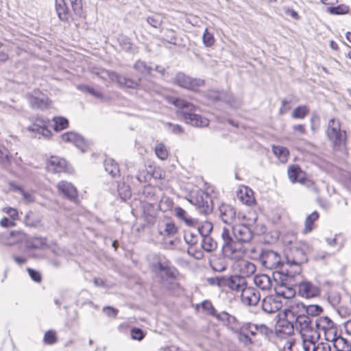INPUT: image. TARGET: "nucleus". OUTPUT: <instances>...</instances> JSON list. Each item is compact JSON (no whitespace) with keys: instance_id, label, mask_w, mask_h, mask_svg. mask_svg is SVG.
<instances>
[{"instance_id":"f257e3e1","label":"nucleus","mask_w":351,"mask_h":351,"mask_svg":"<svg viewBox=\"0 0 351 351\" xmlns=\"http://www.w3.org/2000/svg\"><path fill=\"white\" fill-rule=\"evenodd\" d=\"M253 236V230L250 225L234 226L232 230L224 227L221 234L224 256L234 261L241 259L245 253L243 244L250 243Z\"/></svg>"},{"instance_id":"f03ea898","label":"nucleus","mask_w":351,"mask_h":351,"mask_svg":"<svg viewBox=\"0 0 351 351\" xmlns=\"http://www.w3.org/2000/svg\"><path fill=\"white\" fill-rule=\"evenodd\" d=\"M170 103L178 108L176 112L177 116L187 124H191L195 127H206L209 124V120L202 116L194 113L195 106L180 98L170 97L169 99Z\"/></svg>"},{"instance_id":"7ed1b4c3","label":"nucleus","mask_w":351,"mask_h":351,"mask_svg":"<svg viewBox=\"0 0 351 351\" xmlns=\"http://www.w3.org/2000/svg\"><path fill=\"white\" fill-rule=\"evenodd\" d=\"M291 319H294L295 330L299 331L302 335H306L307 333L313 331L315 323L313 318L302 313L300 309L292 304L289 306V315Z\"/></svg>"},{"instance_id":"20e7f679","label":"nucleus","mask_w":351,"mask_h":351,"mask_svg":"<svg viewBox=\"0 0 351 351\" xmlns=\"http://www.w3.org/2000/svg\"><path fill=\"white\" fill-rule=\"evenodd\" d=\"M189 201L191 204L197 206L202 213L207 215L213 211V204L211 196L208 192L202 189L193 191L190 195Z\"/></svg>"},{"instance_id":"39448f33","label":"nucleus","mask_w":351,"mask_h":351,"mask_svg":"<svg viewBox=\"0 0 351 351\" xmlns=\"http://www.w3.org/2000/svg\"><path fill=\"white\" fill-rule=\"evenodd\" d=\"M326 134L336 149H341L344 146L346 133L341 129L339 120L331 119L329 121Z\"/></svg>"},{"instance_id":"423d86ee","label":"nucleus","mask_w":351,"mask_h":351,"mask_svg":"<svg viewBox=\"0 0 351 351\" xmlns=\"http://www.w3.org/2000/svg\"><path fill=\"white\" fill-rule=\"evenodd\" d=\"M152 269L164 280H176L179 274L178 270L165 258H159L153 263Z\"/></svg>"},{"instance_id":"0eeeda50","label":"nucleus","mask_w":351,"mask_h":351,"mask_svg":"<svg viewBox=\"0 0 351 351\" xmlns=\"http://www.w3.org/2000/svg\"><path fill=\"white\" fill-rule=\"evenodd\" d=\"M302 271L301 265L298 263H284L280 270L277 271V275H279L280 282L283 285L293 286L294 285L293 278L296 275H300Z\"/></svg>"},{"instance_id":"6e6552de","label":"nucleus","mask_w":351,"mask_h":351,"mask_svg":"<svg viewBox=\"0 0 351 351\" xmlns=\"http://www.w3.org/2000/svg\"><path fill=\"white\" fill-rule=\"evenodd\" d=\"M310 248L307 243L293 245L286 254L287 263L304 264L308 261L307 253Z\"/></svg>"},{"instance_id":"1a4fd4ad","label":"nucleus","mask_w":351,"mask_h":351,"mask_svg":"<svg viewBox=\"0 0 351 351\" xmlns=\"http://www.w3.org/2000/svg\"><path fill=\"white\" fill-rule=\"evenodd\" d=\"M259 260L266 269L275 270L274 275H277V271L280 270L284 263L281 262L280 256L273 250H263L260 255Z\"/></svg>"},{"instance_id":"9d476101","label":"nucleus","mask_w":351,"mask_h":351,"mask_svg":"<svg viewBox=\"0 0 351 351\" xmlns=\"http://www.w3.org/2000/svg\"><path fill=\"white\" fill-rule=\"evenodd\" d=\"M49 121L41 117L32 118V123L28 127V130L35 133V137L40 138L41 136L48 138L51 132L48 129Z\"/></svg>"},{"instance_id":"9b49d317","label":"nucleus","mask_w":351,"mask_h":351,"mask_svg":"<svg viewBox=\"0 0 351 351\" xmlns=\"http://www.w3.org/2000/svg\"><path fill=\"white\" fill-rule=\"evenodd\" d=\"M298 287V295L306 299L317 298L321 294L320 287L307 280L299 282Z\"/></svg>"},{"instance_id":"f8f14e48","label":"nucleus","mask_w":351,"mask_h":351,"mask_svg":"<svg viewBox=\"0 0 351 351\" xmlns=\"http://www.w3.org/2000/svg\"><path fill=\"white\" fill-rule=\"evenodd\" d=\"M284 315L285 317L279 320L276 329L277 335L281 337H282V335L291 336L295 329L294 319L288 317L289 315V307L284 310Z\"/></svg>"},{"instance_id":"ddd939ff","label":"nucleus","mask_w":351,"mask_h":351,"mask_svg":"<svg viewBox=\"0 0 351 351\" xmlns=\"http://www.w3.org/2000/svg\"><path fill=\"white\" fill-rule=\"evenodd\" d=\"M173 84L180 88H195L204 86V80L201 78H192L184 73H178L173 80Z\"/></svg>"},{"instance_id":"4468645a","label":"nucleus","mask_w":351,"mask_h":351,"mask_svg":"<svg viewBox=\"0 0 351 351\" xmlns=\"http://www.w3.org/2000/svg\"><path fill=\"white\" fill-rule=\"evenodd\" d=\"M27 99L31 107L43 109L49 105L48 97L43 93L40 89H34L32 93L27 95Z\"/></svg>"},{"instance_id":"2eb2a0df","label":"nucleus","mask_w":351,"mask_h":351,"mask_svg":"<svg viewBox=\"0 0 351 351\" xmlns=\"http://www.w3.org/2000/svg\"><path fill=\"white\" fill-rule=\"evenodd\" d=\"M219 217L226 224L232 225L237 219L236 208L230 204L222 203L219 208Z\"/></svg>"},{"instance_id":"dca6fc26","label":"nucleus","mask_w":351,"mask_h":351,"mask_svg":"<svg viewBox=\"0 0 351 351\" xmlns=\"http://www.w3.org/2000/svg\"><path fill=\"white\" fill-rule=\"evenodd\" d=\"M247 285L246 278L241 275L226 276L225 288L230 291L240 293Z\"/></svg>"},{"instance_id":"f3484780","label":"nucleus","mask_w":351,"mask_h":351,"mask_svg":"<svg viewBox=\"0 0 351 351\" xmlns=\"http://www.w3.org/2000/svg\"><path fill=\"white\" fill-rule=\"evenodd\" d=\"M101 77H108L111 82L119 86H125V88H134V86H137V84L133 80L119 75L114 71L104 70L101 72Z\"/></svg>"},{"instance_id":"a211bd4d","label":"nucleus","mask_w":351,"mask_h":351,"mask_svg":"<svg viewBox=\"0 0 351 351\" xmlns=\"http://www.w3.org/2000/svg\"><path fill=\"white\" fill-rule=\"evenodd\" d=\"M61 138L63 141L73 144L82 152H84L88 149V145L84 137L75 132H66L62 134Z\"/></svg>"},{"instance_id":"6ab92c4d","label":"nucleus","mask_w":351,"mask_h":351,"mask_svg":"<svg viewBox=\"0 0 351 351\" xmlns=\"http://www.w3.org/2000/svg\"><path fill=\"white\" fill-rule=\"evenodd\" d=\"M241 293V300L245 305L256 306L260 301V293L253 287H248L247 285Z\"/></svg>"},{"instance_id":"aec40b11","label":"nucleus","mask_w":351,"mask_h":351,"mask_svg":"<svg viewBox=\"0 0 351 351\" xmlns=\"http://www.w3.org/2000/svg\"><path fill=\"white\" fill-rule=\"evenodd\" d=\"M47 169L49 172L56 173L68 171L67 162L58 156H51L47 161Z\"/></svg>"},{"instance_id":"412c9836","label":"nucleus","mask_w":351,"mask_h":351,"mask_svg":"<svg viewBox=\"0 0 351 351\" xmlns=\"http://www.w3.org/2000/svg\"><path fill=\"white\" fill-rule=\"evenodd\" d=\"M292 305L313 319L319 316L323 312V308L318 304H307L304 302H295Z\"/></svg>"},{"instance_id":"4be33fe9","label":"nucleus","mask_w":351,"mask_h":351,"mask_svg":"<svg viewBox=\"0 0 351 351\" xmlns=\"http://www.w3.org/2000/svg\"><path fill=\"white\" fill-rule=\"evenodd\" d=\"M282 307L279 296L269 295L265 297L262 301V308L267 313H274Z\"/></svg>"},{"instance_id":"5701e85b","label":"nucleus","mask_w":351,"mask_h":351,"mask_svg":"<svg viewBox=\"0 0 351 351\" xmlns=\"http://www.w3.org/2000/svg\"><path fill=\"white\" fill-rule=\"evenodd\" d=\"M58 191L63 194L71 202H76L77 200V191L71 183L66 181H60L57 185Z\"/></svg>"},{"instance_id":"b1692460","label":"nucleus","mask_w":351,"mask_h":351,"mask_svg":"<svg viewBox=\"0 0 351 351\" xmlns=\"http://www.w3.org/2000/svg\"><path fill=\"white\" fill-rule=\"evenodd\" d=\"M304 172L298 165H292L288 169V176L290 181L293 183L300 182L308 186L312 184L311 181L303 176Z\"/></svg>"},{"instance_id":"393cba45","label":"nucleus","mask_w":351,"mask_h":351,"mask_svg":"<svg viewBox=\"0 0 351 351\" xmlns=\"http://www.w3.org/2000/svg\"><path fill=\"white\" fill-rule=\"evenodd\" d=\"M160 193L161 190L159 188L152 185H147L144 186L141 192V197L143 198L145 201L150 202L149 204L151 205H154L159 201L160 198L159 194Z\"/></svg>"},{"instance_id":"a878e982","label":"nucleus","mask_w":351,"mask_h":351,"mask_svg":"<svg viewBox=\"0 0 351 351\" xmlns=\"http://www.w3.org/2000/svg\"><path fill=\"white\" fill-rule=\"evenodd\" d=\"M46 238L31 237L25 240V247L28 250H43L47 247Z\"/></svg>"},{"instance_id":"bb28decb","label":"nucleus","mask_w":351,"mask_h":351,"mask_svg":"<svg viewBox=\"0 0 351 351\" xmlns=\"http://www.w3.org/2000/svg\"><path fill=\"white\" fill-rule=\"evenodd\" d=\"M255 285L263 291L269 290L272 286L270 277L266 274L256 275L254 278Z\"/></svg>"},{"instance_id":"cd10ccee","label":"nucleus","mask_w":351,"mask_h":351,"mask_svg":"<svg viewBox=\"0 0 351 351\" xmlns=\"http://www.w3.org/2000/svg\"><path fill=\"white\" fill-rule=\"evenodd\" d=\"M215 317L223 322L225 326L231 328L236 326L238 324V319L234 315L229 314L226 311L217 313Z\"/></svg>"},{"instance_id":"c85d7f7f","label":"nucleus","mask_w":351,"mask_h":351,"mask_svg":"<svg viewBox=\"0 0 351 351\" xmlns=\"http://www.w3.org/2000/svg\"><path fill=\"white\" fill-rule=\"evenodd\" d=\"M174 212L175 215L178 219L183 221L188 226H195L197 223V221L195 219L189 217L186 210L182 208L177 206L174 208Z\"/></svg>"},{"instance_id":"c756f323","label":"nucleus","mask_w":351,"mask_h":351,"mask_svg":"<svg viewBox=\"0 0 351 351\" xmlns=\"http://www.w3.org/2000/svg\"><path fill=\"white\" fill-rule=\"evenodd\" d=\"M332 341L337 351H351V343L346 338L335 335Z\"/></svg>"},{"instance_id":"7c9ffc66","label":"nucleus","mask_w":351,"mask_h":351,"mask_svg":"<svg viewBox=\"0 0 351 351\" xmlns=\"http://www.w3.org/2000/svg\"><path fill=\"white\" fill-rule=\"evenodd\" d=\"M315 326L317 330L326 332L333 328L334 323L328 317L324 316L315 319Z\"/></svg>"},{"instance_id":"2f4dec72","label":"nucleus","mask_w":351,"mask_h":351,"mask_svg":"<svg viewBox=\"0 0 351 351\" xmlns=\"http://www.w3.org/2000/svg\"><path fill=\"white\" fill-rule=\"evenodd\" d=\"M7 239L8 245H14L23 241L25 242L27 235L23 231L13 230L9 233Z\"/></svg>"},{"instance_id":"473e14b6","label":"nucleus","mask_w":351,"mask_h":351,"mask_svg":"<svg viewBox=\"0 0 351 351\" xmlns=\"http://www.w3.org/2000/svg\"><path fill=\"white\" fill-rule=\"evenodd\" d=\"M215 99L226 102L232 108H238L241 104V101L239 99L235 98L232 94L228 93L226 95L219 94L215 97Z\"/></svg>"},{"instance_id":"72a5a7b5","label":"nucleus","mask_w":351,"mask_h":351,"mask_svg":"<svg viewBox=\"0 0 351 351\" xmlns=\"http://www.w3.org/2000/svg\"><path fill=\"white\" fill-rule=\"evenodd\" d=\"M104 168L112 177H116L119 173V165L112 158H107L104 160Z\"/></svg>"},{"instance_id":"f704fd0d","label":"nucleus","mask_w":351,"mask_h":351,"mask_svg":"<svg viewBox=\"0 0 351 351\" xmlns=\"http://www.w3.org/2000/svg\"><path fill=\"white\" fill-rule=\"evenodd\" d=\"M319 213L317 211H313L311 214L306 217L304 221V233L311 232L315 228V222L319 218Z\"/></svg>"},{"instance_id":"c9c22d12","label":"nucleus","mask_w":351,"mask_h":351,"mask_svg":"<svg viewBox=\"0 0 351 351\" xmlns=\"http://www.w3.org/2000/svg\"><path fill=\"white\" fill-rule=\"evenodd\" d=\"M201 246L204 250L211 252L216 250L217 243L210 236H208L202 239Z\"/></svg>"},{"instance_id":"e433bc0d","label":"nucleus","mask_w":351,"mask_h":351,"mask_svg":"<svg viewBox=\"0 0 351 351\" xmlns=\"http://www.w3.org/2000/svg\"><path fill=\"white\" fill-rule=\"evenodd\" d=\"M213 223L210 221H204L197 226V232L201 239L210 236L213 230Z\"/></svg>"},{"instance_id":"4c0bfd02","label":"nucleus","mask_w":351,"mask_h":351,"mask_svg":"<svg viewBox=\"0 0 351 351\" xmlns=\"http://www.w3.org/2000/svg\"><path fill=\"white\" fill-rule=\"evenodd\" d=\"M23 221L27 226L35 228L39 226L40 220L34 213L29 211L25 215Z\"/></svg>"},{"instance_id":"58836bf2","label":"nucleus","mask_w":351,"mask_h":351,"mask_svg":"<svg viewBox=\"0 0 351 351\" xmlns=\"http://www.w3.org/2000/svg\"><path fill=\"white\" fill-rule=\"evenodd\" d=\"M56 10L61 20L66 19L68 8L66 5L65 0H56Z\"/></svg>"},{"instance_id":"ea45409f","label":"nucleus","mask_w":351,"mask_h":351,"mask_svg":"<svg viewBox=\"0 0 351 351\" xmlns=\"http://www.w3.org/2000/svg\"><path fill=\"white\" fill-rule=\"evenodd\" d=\"M272 151L274 155L276 156L282 162L287 161L289 152L286 147L274 145L272 147Z\"/></svg>"},{"instance_id":"a19ab883","label":"nucleus","mask_w":351,"mask_h":351,"mask_svg":"<svg viewBox=\"0 0 351 351\" xmlns=\"http://www.w3.org/2000/svg\"><path fill=\"white\" fill-rule=\"evenodd\" d=\"M134 69L144 75L149 74L152 70L150 66L142 60H137L134 64Z\"/></svg>"},{"instance_id":"79ce46f5","label":"nucleus","mask_w":351,"mask_h":351,"mask_svg":"<svg viewBox=\"0 0 351 351\" xmlns=\"http://www.w3.org/2000/svg\"><path fill=\"white\" fill-rule=\"evenodd\" d=\"M226 276L208 278L206 281L210 286H217L219 288H225Z\"/></svg>"},{"instance_id":"37998d69","label":"nucleus","mask_w":351,"mask_h":351,"mask_svg":"<svg viewBox=\"0 0 351 351\" xmlns=\"http://www.w3.org/2000/svg\"><path fill=\"white\" fill-rule=\"evenodd\" d=\"M210 267L215 271L223 272L227 269V263L221 258L210 262Z\"/></svg>"},{"instance_id":"c03bdc74","label":"nucleus","mask_w":351,"mask_h":351,"mask_svg":"<svg viewBox=\"0 0 351 351\" xmlns=\"http://www.w3.org/2000/svg\"><path fill=\"white\" fill-rule=\"evenodd\" d=\"M234 332L237 335L239 341L244 344L245 346L252 345L254 343L252 339L246 332L240 329L236 330Z\"/></svg>"},{"instance_id":"a18cd8bd","label":"nucleus","mask_w":351,"mask_h":351,"mask_svg":"<svg viewBox=\"0 0 351 351\" xmlns=\"http://www.w3.org/2000/svg\"><path fill=\"white\" fill-rule=\"evenodd\" d=\"M54 121V130L56 131L62 130L67 128L69 125V121L64 117H58L53 118Z\"/></svg>"},{"instance_id":"49530a36","label":"nucleus","mask_w":351,"mask_h":351,"mask_svg":"<svg viewBox=\"0 0 351 351\" xmlns=\"http://www.w3.org/2000/svg\"><path fill=\"white\" fill-rule=\"evenodd\" d=\"M184 238L186 243L194 245L197 243L199 236L192 231H186L184 233Z\"/></svg>"},{"instance_id":"de8ad7c7","label":"nucleus","mask_w":351,"mask_h":351,"mask_svg":"<svg viewBox=\"0 0 351 351\" xmlns=\"http://www.w3.org/2000/svg\"><path fill=\"white\" fill-rule=\"evenodd\" d=\"M308 110L305 106H300L295 108L292 112V117L295 119H303L307 114Z\"/></svg>"},{"instance_id":"09e8293b","label":"nucleus","mask_w":351,"mask_h":351,"mask_svg":"<svg viewBox=\"0 0 351 351\" xmlns=\"http://www.w3.org/2000/svg\"><path fill=\"white\" fill-rule=\"evenodd\" d=\"M242 271L243 274H245L246 275H252L254 274V272L256 270V267L255 265L251 262L249 261H243L242 263Z\"/></svg>"},{"instance_id":"8fccbe9b","label":"nucleus","mask_w":351,"mask_h":351,"mask_svg":"<svg viewBox=\"0 0 351 351\" xmlns=\"http://www.w3.org/2000/svg\"><path fill=\"white\" fill-rule=\"evenodd\" d=\"M155 153L156 156L161 160H165L168 156V152L165 145L160 143L156 146Z\"/></svg>"},{"instance_id":"3c124183","label":"nucleus","mask_w":351,"mask_h":351,"mask_svg":"<svg viewBox=\"0 0 351 351\" xmlns=\"http://www.w3.org/2000/svg\"><path fill=\"white\" fill-rule=\"evenodd\" d=\"M87 94L93 96L101 101H106L108 97L105 96L101 91V89H84Z\"/></svg>"},{"instance_id":"603ef678","label":"nucleus","mask_w":351,"mask_h":351,"mask_svg":"<svg viewBox=\"0 0 351 351\" xmlns=\"http://www.w3.org/2000/svg\"><path fill=\"white\" fill-rule=\"evenodd\" d=\"M44 341L47 344H53L57 341L56 333L55 330H49L44 335Z\"/></svg>"},{"instance_id":"864d4df0","label":"nucleus","mask_w":351,"mask_h":351,"mask_svg":"<svg viewBox=\"0 0 351 351\" xmlns=\"http://www.w3.org/2000/svg\"><path fill=\"white\" fill-rule=\"evenodd\" d=\"M328 11L332 14H343L348 12V8L343 5H339L334 7H328Z\"/></svg>"},{"instance_id":"5fc2aeb1","label":"nucleus","mask_w":351,"mask_h":351,"mask_svg":"<svg viewBox=\"0 0 351 351\" xmlns=\"http://www.w3.org/2000/svg\"><path fill=\"white\" fill-rule=\"evenodd\" d=\"M202 40H203L204 44L206 47H210L215 43V38H214L213 35L208 31L207 28L205 29V31L204 32V34L202 36Z\"/></svg>"},{"instance_id":"6e6d98bb","label":"nucleus","mask_w":351,"mask_h":351,"mask_svg":"<svg viewBox=\"0 0 351 351\" xmlns=\"http://www.w3.org/2000/svg\"><path fill=\"white\" fill-rule=\"evenodd\" d=\"M165 127L174 134L179 135L184 133V129L178 124H173L171 123H167Z\"/></svg>"},{"instance_id":"4d7b16f0","label":"nucleus","mask_w":351,"mask_h":351,"mask_svg":"<svg viewBox=\"0 0 351 351\" xmlns=\"http://www.w3.org/2000/svg\"><path fill=\"white\" fill-rule=\"evenodd\" d=\"M256 324H252L250 322L243 323L241 327L239 328L243 332H249L251 335L255 336L256 335V331L255 330Z\"/></svg>"},{"instance_id":"13d9d810","label":"nucleus","mask_w":351,"mask_h":351,"mask_svg":"<svg viewBox=\"0 0 351 351\" xmlns=\"http://www.w3.org/2000/svg\"><path fill=\"white\" fill-rule=\"evenodd\" d=\"M147 21L151 26L155 28L159 27L162 23L161 17L159 15L148 16Z\"/></svg>"},{"instance_id":"bf43d9fd","label":"nucleus","mask_w":351,"mask_h":351,"mask_svg":"<svg viewBox=\"0 0 351 351\" xmlns=\"http://www.w3.org/2000/svg\"><path fill=\"white\" fill-rule=\"evenodd\" d=\"M131 337L134 340L141 341L145 337V332L139 328H133L131 330Z\"/></svg>"},{"instance_id":"052dcab7","label":"nucleus","mask_w":351,"mask_h":351,"mask_svg":"<svg viewBox=\"0 0 351 351\" xmlns=\"http://www.w3.org/2000/svg\"><path fill=\"white\" fill-rule=\"evenodd\" d=\"M73 10L77 15H81L82 13V4L80 0H69Z\"/></svg>"},{"instance_id":"680f3d73","label":"nucleus","mask_w":351,"mask_h":351,"mask_svg":"<svg viewBox=\"0 0 351 351\" xmlns=\"http://www.w3.org/2000/svg\"><path fill=\"white\" fill-rule=\"evenodd\" d=\"M164 232L168 236L174 235L178 232V228L174 223L167 222L165 223Z\"/></svg>"},{"instance_id":"e2e57ef3","label":"nucleus","mask_w":351,"mask_h":351,"mask_svg":"<svg viewBox=\"0 0 351 351\" xmlns=\"http://www.w3.org/2000/svg\"><path fill=\"white\" fill-rule=\"evenodd\" d=\"M255 330L256 331V335L260 333L264 337H267L269 333L271 332V330L265 324H256Z\"/></svg>"},{"instance_id":"0e129e2a","label":"nucleus","mask_w":351,"mask_h":351,"mask_svg":"<svg viewBox=\"0 0 351 351\" xmlns=\"http://www.w3.org/2000/svg\"><path fill=\"white\" fill-rule=\"evenodd\" d=\"M328 302H330V304L332 306H335L339 304V302L341 301V295L339 293H336V292L331 293L328 295Z\"/></svg>"},{"instance_id":"69168bd1","label":"nucleus","mask_w":351,"mask_h":351,"mask_svg":"<svg viewBox=\"0 0 351 351\" xmlns=\"http://www.w3.org/2000/svg\"><path fill=\"white\" fill-rule=\"evenodd\" d=\"M27 272L33 281L36 282H40L41 281V275L37 270L32 268H27Z\"/></svg>"},{"instance_id":"338daca9","label":"nucleus","mask_w":351,"mask_h":351,"mask_svg":"<svg viewBox=\"0 0 351 351\" xmlns=\"http://www.w3.org/2000/svg\"><path fill=\"white\" fill-rule=\"evenodd\" d=\"M103 312L108 316V317H116L117 314H118V312L119 311L117 309V308H114L112 306H105L103 308Z\"/></svg>"},{"instance_id":"774afa93","label":"nucleus","mask_w":351,"mask_h":351,"mask_svg":"<svg viewBox=\"0 0 351 351\" xmlns=\"http://www.w3.org/2000/svg\"><path fill=\"white\" fill-rule=\"evenodd\" d=\"M10 162V158L8 156V151L3 148L0 149V163L3 165H8Z\"/></svg>"}]
</instances>
